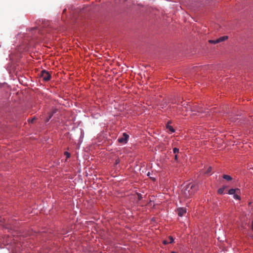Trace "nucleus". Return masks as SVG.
<instances>
[{"label":"nucleus","mask_w":253,"mask_h":253,"mask_svg":"<svg viewBox=\"0 0 253 253\" xmlns=\"http://www.w3.org/2000/svg\"><path fill=\"white\" fill-rule=\"evenodd\" d=\"M181 105L183 107L182 111L185 109L186 111H190L189 114L191 117L194 118L195 116H197L201 118L203 117V114L204 113V112L201 107L197 105L191 107L187 102H184Z\"/></svg>","instance_id":"nucleus-1"},{"label":"nucleus","mask_w":253,"mask_h":253,"mask_svg":"<svg viewBox=\"0 0 253 253\" xmlns=\"http://www.w3.org/2000/svg\"><path fill=\"white\" fill-rule=\"evenodd\" d=\"M197 190V186L194 184H187L181 191V195L185 198H190Z\"/></svg>","instance_id":"nucleus-2"},{"label":"nucleus","mask_w":253,"mask_h":253,"mask_svg":"<svg viewBox=\"0 0 253 253\" xmlns=\"http://www.w3.org/2000/svg\"><path fill=\"white\" fill-rule=\"evenodd\" d=\"M41 77L45 81H48L51 78V75L49 73L45 70H42L40 73Z\"/></svg>","instance_id":"nucleus-3"},{"label":"nucleus","mask_w":253,"mask_h":253,"mask_svg":"<svg viewBox=\"0 0 253 253\" xmlns=\"http://www.w3.org/2000/svg\"><path fill=\"white\" fill-rule=\"evenodd\" d=\"M129 138V135L126 133L124 132L123 133V135L119 137L118 141L122 144H126L127 142L128 139Z\"/></svg>","instance_id":"nucleus-4"},{"label":"nucleus","mask_w":253,"mask_h":253,"mask_svg":"<svg viewBox=\"0 0 253 253\" xmlns=\"http://www.w3.org/2000/svg\"><path fill=\"white\" fill-rule=\"evenodd\" d=\"M228 37L227 36H223L215 40H209V42L211 43H213L216 44L219 43L220 42H222L223 41H224L225 40H227Z\"/></svg>","instance_id":"nucleus-5"},{"label":"nucleus","mask_w":253,"mask_h":253,"mask_svg":"<svg viewBox=\"0 0 253 253\" xmlns=\"http://www.w3.org/2000/svg\"><path fill=\"white\" fill-rule=\"evenodd\" d=\"M56 112H57V109H54L52 111L49 112L48 113L47 116H46L45 118L44 121L45 122H48L49 121V120L51 118V117L53 116V114L54 113H55Z\"/></svg>","instance_id":"nucleus-6"},{"label":"nucleus","mask_w":253,"mask_h":253,"mask_svg":"<svg viewBox=\"0 0 253 253\" xmlns=\"http://www.w3.org/2000/svg\"><path fill=\"white\" fill-rule=\"evenodd\" d=\"M56 112H57V109H54L52 111L49 112L48 113L47 116H46L45 118L44 121L45 122H48L49 121V120L51 118V117L53 116V114L54 113H55Z\"/></svg>","instance_id":"nucleus-7"},{"label":"nucleus","mask_w":253,"mask_h":253,"mask_svg":"<svg viewBox=\"0 0 253 253\" xmlns=\"http://www.w3.org/2000/svg\"><path fill=\"white\" fill-rule=\"evenodd\" d=\"M186 212V210L184 208H179L177 209V213L179 216H182Z\"/></svg>","instance_id":"nucleus-8"},{"label":"nucleus","mask_w":253,"mask_h":253,"mask_svg":"<svg viewBox=\"0 0 253 253\" xmlns=\"http://www.w3.org/2000/svg\"><path fill=\"white\" fill-rule=\"evenodd\" d=\"M240 190L239 189H230L229 191H228V194H230V195H233V194H234L237 191H239Z\"/></svg>","instance_id":"nucleus-9"},{"label":"nucleus","mask_w":253,"mask_h":253,"mask_svg":"<svg viewBox=\"0 0 253 253\" xmlns=\"http://www.w3.org/2000/svg\"><path fill=\"white\" fill-rule=\"evenodd\" d=\"M223 178L227 181H230L232 179V178L230 175L226 174L223 175Z\"/></svg>","instance_id":"nucleus-10"},{"label":"nucleus","mask_w":253,"mask_h":253,"mask_svg":"<svg viewBox=\"0 0 253 253\" xmlns=\"http://www.w3.org/2000/svg\"><path fill=\"white\" fill-rule=\"evenodd\" d=\"M225 187H222L218 189V193L219 194H222L224 193Z\"/></svg>","instance_id":"nucleus-11"},{"label":"nucleus","mask_w":253,"mask_h":253,"mask_svg":"<svg viewBox=\"0 0 253 253\" xmlns=\"http://www.w3.org/2000/svg\"><path fill=\"white\" fill-rule=\"evenodd\" d=\"M212 168L211 167H209L205 172L206 174H209L211 171Z\"/></svg>","instance_id":"nucleus-12"},{"label":"nucleus","mask_w":253,"mask_h":253,"mask_svg":"<svg viewBox=\"0 0 253 253\" xmlns=\"http://www.w3.org/2000/svg\"><path fill=\"white\" fill-rule=\"evenodd\" d=\"M167 240H168L169 243H172L174 242V239L171 236H169Z\"/></svg>","instance_id":"nucleus-13"},{"label":"nucleus","mask_w":253,"mask_h":253,"mask_svg":"<svg viewBox=\"0 0 253 253\" xmlns=\"http://www.w3.org/2000/svg\"><path fill=\"white\" fill-rule=\"evenodd\" d=\"M173 153L175 154H177L179 152V149L177 148H174L173 149Z\"/></svg>","instance_id":"nucleus-14"},{"label":"nucleus","mask_w":253,"mask_h":253,"mask_svg":"<svg viewBox=\"0 0 253 253\" xmlns=\"http://www.w3.org/2000/svg\"><path fill=\"white\" fill-rule=\"evenodd\" d=\"M172 124V121H168L166 124V126L167 127H168V126H170V125Z\"/></svg>","instance_id":"nucleus-15"},{"label":"nucleus","mask_w":253,"mask_h":253,"mask_svg":"<svg viewBox=\"0 0 253 253\" xmlns=\"http://www.w3.org/2000/svg\"><path fill=\"white\" fill-rule=\"evenodd\" d=\"M137 195L138 197V200H141L142 199V195L140 193H137Z\"/></svg>","instance_id":"nucleus-16"},{"label":"nucleus","mask_w":253,"mask_h":253,"mask_svg":"<svg viewBox=\"0 0 253 253\" xmlns=\"http://www.w3.org/2000/svg\"><path fill=\"white\" fill-rule=\"evenodd\" d=\"M65 155H66L67 158H69L70 157V154L67 152H65Z\"/></svg>","instance_id":"nucleus-17"},{"label":"nucleus","mask_w":253,"mask_h":253,"mask_svg":"<svg viewBox=\"0 0 253 253\" xmlns=\"http://www.w3.org/2000/svg\"><path fill=\"white\" fill-rule=\"evenodd\" d=\"M234 197L235 199L239 200L240 199V196H238L237 194H234Z\"/></svg>","instance_id":"nucleus-18"},{"label":"nucleus","mask_w":253,"mask_h":253,"mask_svg":"<svg viewBox=\"0 0 253 253\" xmlns=\"http://www.w3.org/2000/svg\"><path fill=\"white\" fill-rule=\"evenodd\" d=\"M213 113H214V111H211L210 112H208L206 114V115H208V114H209V116L211 115V114H212Z\"/></svg>","instance_id":"nucleus-19"},{"label":"nucleus","mask_w":253,"mask_h":253,"mask_svg":"<svg viewBox=\"0 0 253 253\" xmlns=\"http://www.w3.org/2000/svg\"><path fill=\"white\" fill-rule=\"evenodd\" d=\"M231 116H232V115H229V117H230V119H232V121H233V122L236 121V119H234V118H233L232 117H231Z\"/></svg>","instance_id":"nucleus-20"},{"label":"nucleus","mask_w":253,"mask_h":253,"mask_svg":"<svg viewBox=\"0 0 253 253\" xmlns=\"http://www.w3.org/2000/svg\"><path fill=\"white\" fill-rule=\"evenodd\" d=\"M169 130H170L171 132H174L175 131V129H174V128L173 127H169Z\"/></svg>","instance_id":"nucleus-21"},{"label":"nucleus","mask_w":253,"mask_h":253,"mask_svg":"<svg viewBox=\"0 0 253 253\" xmlns=\"http://www.w3.org/2000/svg\"><path fill=\"white\" fill-rule=\"evenodd\" d=\"M169 243V242L168 241V240H164L163 241V244L165 245H167Z\"/></svg>","instance_id":"nucleus-22"},{"label":"nucleus","mask_w":253,"mask_h":253,"mask_svg":"<svg viewBox=\"0 0 253 253\" xmlns=\"http://www.w3.org/2000/svg\"><path fill=\"white\" fill-rule=\"evenodd\" d=\"M174 160H177V155L175 154L174 156Z\"/></svg>","instance_id":"nucleus-23"},{"label":"nucleus","mask_w":253,"mask_h":253,"mask_svg":"<svg viewBox=\"0 0 253 253\" xmlns=\"http://www.w3.org/2000/svg\"><path fill=\"white\" fill-rule=\"evenodd\" d=\"M34 120H35V118H34V119H33L32 120H31V122L32 123H33V122L34 121Z\"/></svg>","instance_id":"nucleus-24"},{"label":"nucleus","mask_w":253,"mask_h":253,"mask_svg":"<svg viewBox=\"0 0 253 253\" xmlns=\"http://www.w3.org/2000/svg\"><path fill=\"white\" fill-rule=\"evenodd\" d=\"M252 230L253 231V221H252Z\"/></svg>","instance_id":"nucleus-25"},{"label":"nucleus","mask_w":253,"mask_h":253,"mask_svg":"<svg viewBox=\"0 0 253 253\" xmlns=\"http://www.w3.org/2000/svg\"><path fill=\"white\" fill-rule=\"evenodd\" d=\"M171 253H176L174 252H172Z\"/></svg>","instance_id":"nucleus-26"}]
</instances>
